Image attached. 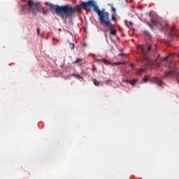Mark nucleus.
Segmentation results:
<instances>
[{"mask_svg":"<svg viewBox=\"0 0 179 179\" xmlns=\"http://www.w3.org/2000/svg\"><path fill=\"white\" fill-rule=\"evenodd\" d=\"M50 10L52 12H56V15L59 16L62 20L71 19L75 17L77 12H81L83 10H87V8H93V11L96 13L99 16V22H111L110 20V14L106 12V9H99L96 2L93 0H90L87 2L83 1L81 4H78L76 6H55L50 3Z\"/></svg>","mask_w":179,"mask_h":179,"instance_id":"obj_1","label":"nucleus"},{"mask_svg":"<svg viewBox=\"0 0 179 179\" xmlns=\"http://www.w3.org/2000/svg\"><path fill=\"white\" fill-rule=\"evenodd\" d=\"M138 49L139 50V52H140V54L141 55V56H143V57L141 59H140V62H141L143 63H144L145 62H149L148 55L151 52V45H140L139 47L138 48Z\"/></svg>","mask_w":179,"mask_h":179,"instance_id":"obj_2","label":"nucleus"},{"mask_svg":"<svg viewBox=\"0 0 179 179\" xmlns=\"http://www.w3.org/2000/svg\"><path fill=\"white\" fill-rule=\"evenodd\" d=\"M27 5L29 6V11L34 13H40V10H44L40 2H34L33 0H27Z\"/></svg>","mask_w":179,"mask_h":179,"instance_id":"obj_3","label":"nucleus"},{"mask_svg":"<svg viewBox=\"0 0 179 179\" xmlns=\"http://www.w3.org/2000/svg\"><path fill=\"white\" fill-rule=\"evenodd\" d=\"M176 69L171 64L169 65L168 70L165 72L164 76H163L162 79L164 78H173L176 75Z\"/></svg>","mask_w":179,"mask_h":179,"instance_id":"obj_4","label":"nucleus"},{"mask_svg":"<svg viewBox=\"0 0 179 179\" xmlns=\"http://www.w3.org/2000/svg\"><path fill=\"white\" fill-rule=\"evenodd\" d=\"M101 25H103L105 27L108 28L110 29V34L113 36H115L117 34V31L114 28V24H112L111 21H105V22H100Z\"/></svg>","mask_w":179,"mask_h":179,"instance_id":"obj_5","label":"nucleus"},{"mask_svg":"<svg viewBox=\"0 0 179 179\" xmlns=\"http://www.w3.org/2000/svg\"><path fill=\"white\" fill-rule=\"evenodd\" d=\"M152 81L153 84L157 85L158 86H162V85H164V83L160 80V78H153Z\"/></svg>","mask_w":179,"mask_h":179,"instance_id":"obj_6","label":"nucleus"},{"mask_svg":"<svg viewBox=\"0 0 179 179\" xmlns=\"http://www.w3.org/2000/svg\"><path fill=\"white\" fill-rule=\"evenodd\" d=\"M147 24L149 26V27H150L151 29L153 30L152 26H156L157 25V22H156V21L153 20V19H151V24L150 23H148Z\"/></svg>","mask_w":179,"mask_h":179,"instance_id":"obj_7","label":"nucleus"},{"mask_svg":"<svg viewBox=\"0 0 179 179\" xmlns=\"http://www.w3.org/2000/svg\"><path fill=\"white\" fill-rule=\"evenodd\" d=\"M99 61H100L103 64H105V65H110V64H111V63L108 62V61H107L106 59H99Z\"/></svg>","mask_w":179,"mask_h":179,"instance_id":"obj_8","label":"nucleus"},{"mask_svg":"<svg viewBox=\"0 0 179 179\" xmlns=\"http://www.w3.org/2000/svg\"><path fill=\"white\" fill-rule=\"evenodd\" d=\"M138 80L136 79H134L132 80H127L128 83H129L131 85H134L135 84H136Z\"/></svg>","mask_w":179,"mask_h":179,"instance_id":"obj_9","label":"nucleus"},{"mask_svg":"<svg viewBox=\"0 0 179 179\" xmlns=\"http://www.w3.org/2000/svg\"><path fill=\"white\" fill-rule=\"evenodd\" d=\"M93 84H94L95 86L96 87H99L100 86V81L96 80V79H93Z\"/></svg>","mask_w":179,"mask_h":179,"instance_id":"obj_10","label":"nucleus"},{"mask_svg":"<svg viewBox=\"0 0 179 179\" xmlns=\"http://www.w3.org/2000/svg\"><path fill=\"white\" fill-rule=\"evenodd\" d=\"M108 6L110 7L111 12L116 13V8L113 7V5H112L111 3H108Z\"/></svg>","mask_w":179,"mask_h":179,"instance_id":"obj_11","label":"nucleus"},{"mask_svg":"<svg viewBox=\"0 0 179 179\" xmlns=\"http://www.w3.org/2000/svg\"><path fill=\"white\" fill-rule=\"evenodd\" d=\"M125 62H115V63H112L111 65L113 66H120V65H124Z\"/></svg>","mask_w":179,"mask_h":179,"instance_id":"obj_12","label":"nucleus"},{"mask_svg":"<svg viewBox=\"0 0 179 179\" xmlns=\"http://www.w3.org/2000/svg\"><path fill=\"white\" fill-rule=\"evenodd\" d=\"M143 35H145V36H148L150 38L151 37V35L148 31H143Z\"/></svg>","mask_w":179,"mask_h":179,"instance_id":"obj_13","label":"nucleus"},{"mask_svg":"<svg viewBox=\"0 0 179 179\" xmlns=\"http://www.w3.org/2000/svg\"><path fill=\"white\" fill-rule=\"evenodd\" d=\"M83 61V59L78 58L77 59H76V61H75V62H73V64H78V63H79V62H82Z\"/></svg>","mask_w":179,"mask_h":179,"instance_id":"obj_14","label":"nucleus"},{"mask_svg":"<svg viewBox=\"0 0 179 179\" xmlns=\"http://www.w3.org/2000/svg\"><path fill=\"white\" fill-rule=\"evenodd\" d=\"M145 71L144 69H140V70L138 71L137 73L138 75L141 76V73H143Z\"/></svg>","mask_w":179,"mask_h":179,"instance_id":"obj_15","label":"nucleus"},{"mask_svg":"<svg viewBox=\"0 0 179 179\" xmlns=\"http://www.w3.org/2000/svg\"><path fill=\"white\" fill-rule=\"evenodd\" d=\"M69 48L71 50H73L75 48V45L73 43H69Z\"/></svg>","mask_w":179,"mask_h":179,"instance_id":"obj_16","label":"nucleus"},{"mask_svg":"<svg viewBox=\"0 0 179 179\" xmlns=\"http://www.w3.org/2000/svg\"><path fill=\"white\" fill-rule=\"evenodd\" d=\"M112 21L113 22H117V18H116V17L115 15H112Z\"/></svg>","mask_w":179,"mask_h":179,"instance_id":"obj_17","label":"nucleus"},{"mask_svg":"<svg viewBox=\"0 0 179 179\" xmlns=\"http://www.w3.org/2000/svg\"><path fill=\"white\" fill-rule=\"evenodd\" d=\"M129 66H130V69H131V70L134 69V64L133 63H130Z\"/></svg>","mask_w":179,"mask_h":179,"instance_id":"obj_18","label":"nucleus"},{"mask_svg":"<svg viewBox=\"0 0 179 179\" xmlns=\"http://www.w3.org/2000/svg\"><path fill=\"white\" fill-rule=\"evenodd\" d=\"M169 57V56L165 57L164 59H163V61H167Z\"/></svg>","mask_w":179,"mask_h":179,"instance_id":"obj_19","label":"nucleus"},{"mask_svg":"<svg viewBox=\"0 0 179 179\" xmlns=\"http://www.w3.org/2000/svg\"><path fill=\"white\" fill-rule=\"evenodd\" d=\"M143 83H147L148 81V80L146 78H143Z\"/></svg>","mask_w":179,"mask_h":179,"instance_id":"obj_20","label":"nucleus"},{"mask_svg":"<svg viewBox=\"0 0 179 179\" xmlns=\"http://www.w3.org/2000/svg\"><path fill=\"white\" fill-rule=\"evenodd\" d=\"M37 35H40V29L37 28Z\"/></svg>","mask_w":179,"mask_h":179,"instance_id":"obj_21","label":"nucleus"},{"mask_svg":"<svg viewBox=\"0 0 179 179\" xmlns=\"http://www.w3.org/2000/svg\"><path fill=\"white\" fill-rule=\"evenodd\" d=\"M129 25H130V26H132V25H133V22H129Z\"/></svg>","mask_w":179,"mask_h":179,"instance_id":"obj_22","label":"nucleus"},{"mask_svg":"<svg viewBox=\"0 0 179 179\" xmlns=\"http://www.w3.org/2000/svg\"><path fill=\"white\" fill-rule=\"evenodd\" d=\"M120 56H122V55H123V53H120Z\"/></svg>","mask_w":179,"mask_h":179,"instance_id":"obj_23","label":"nucleus"},{"mask_svg":"<svg viewBox=\"0 0 179 179\" xmlns=\"http://www.w3.org/2000/svg\"><path fill=\"white\" fill-rule=\"evenodd\" d=\"M178 80L179 81V76H178Z\"/></svg>","mask_w":179,"mask_h":179,"instance_id":"obj_24","label":"nucleus"},{"mask_svg":"<svg viewBox=\"0 0 179 179\" xmlns=\"http://www.w3.org/2000/svg\"><path fill=\"white\" fill-rule=\"evenodd\" d=\"M22 1H25L26 0H21Z\"/></svg>","mask_w":179,"mask_h":179,"instance_id":"obj_25","label":"nucleus"},{"mask_svg":"<svg viewBox=\"0 0 179 179\" xmlns=\"http://www.w3.org/2000/svg\"><path fill=\"white\" fill-rule=\"evenodd\" d=\"M178 57H179V54H178Z\"/></svg>","mask_w":179,"mask_h":179,"instance_id":"obj_26","label":"nucleus"}]
</instances>
